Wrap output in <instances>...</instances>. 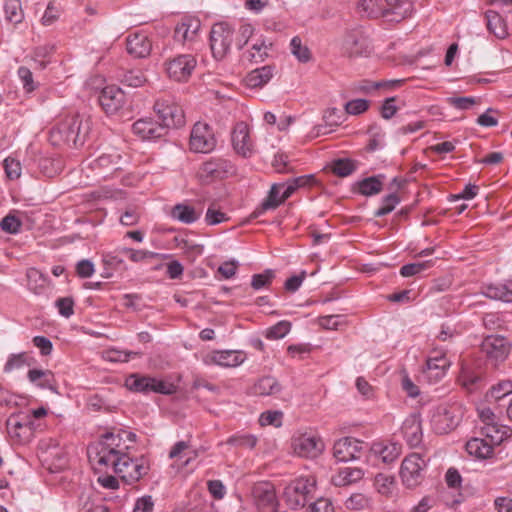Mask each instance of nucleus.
<instances>
[{"instance_id":"obj_48","label":"nucleus","mask_w":512,"mask_h":512,"mask_svg":"<svg viewBox=\"0 0 512 512\" xmlns=\"http://www.w3.org/2000/svg\"><path fill=\"white\" fill-rule=\"evenodd\" d=\"M25 403V398L10 392L7 388L0 386V404L9 406V407H17L21 406Z\"/></svg>"},{"instance_id":"obj_43","label":"nucleus","mask_w":512,"mask_h":512,"mask_svg":"<svg viewBox=\"0 0 512 512\" xmlns=\"http://www.w3.org/2000/svg\"><path fill=\"white\" fill-rule=\"evenodd\" d=\"M121 82L129 87H140L146 82V77L140 69L124 71L121 75Z\"/></svg>"},{"instance_id":"obj_22","label":"nucleus","mask_w":512,"mask_h":512,"mask_svg":"<svg viewBox=\"0 0 512 512\" xmlns=\"http://www.w3.org/2000/svg\"><path fill=\"white\" fill-rule=\"evenodd\" d=\"M126 48L134 58H146L151 53L152 43L147 35L135 32L126 38Z\"/></svg>"},{"instance_id":"obj_3","label":"nucleus","mask_w":512,"mask_h":512,"mask_svg":"<svg viewBox=\"0 0 512 512\" xmlns=\"http://www.w3.org/2000/svg\"><path fill=\"white\" fill-rule=\"evenodd\" d=\"M463 417L462 407L457 403H443L430 411L431 429L439 435L455 430Z\"/></svg>"},{"instance_id":"obj_46","label":"nucleus","mask_w":512,"mask_h":512,"mask_svg":"<svg viewBox=\"0 0 512 512\" xmlns=\"http://www.w3.org/2000/svg\"><path fill=\"white\" fill-rule=\"evenodd\" d=\"M274 278H275V271L272 269H266L263 273L254 274L252 276L251 287L254 290H260L262 288H267L271 285Z\"/></svg>"},{"instance_id":"obj_59","label":"nucleus","mask_w":512,"mask_h":512,"mask_svg":"<svg viewBox=\"0 0 512 512\" xmlns=\"http://www.w3.org/2000/svg\"><path fill=\"white\" fill-rule=\"evenodd\" d=\"M394 477L384 473L375 476V485L381 494H388L394 484Z\"/></svg>"},{"instance_id":"obj_50","label":"nucleus","mask_w":512,"mask_h":512,"mask_svg":"<svg viewBox=\"0 0 512 512\" xmlns=\"http://www.w3.org/2000/svg\"><path fill=\"white\" fill-rule=\"evenodd\" d=\"M399 202V196L395 192L390 193L384 197L382 206L374 212V216L382 217L391 213Z\"/></svg>"},{"instance_id":"obj_63","label":"nucleus","mask_w":512,"mask_h":512,"mask_svg":"<svg viewBox=\"0 0 512 512\" xmlns=\"http://www.w3.org/2000/svg\"><path fill=\"white\" fill-rule=\"evenodd\" d=\"M268 45L263 41L260 44L256 43L252 46V52H250V61L258 63L264 61L268 56L267 53Z\"/></svg>"},{"instance_id":"obj_12","label":"nucleus","mask_w":512,"mask_h":512,"mask_svg":"<svg viewBox=\"0 0 512 512\" xmlns=\"http://www.w3.org/2000/svg\"><path fill=\"white\" fill-rule=\"evenodd\" d=\"M450 366L451 361L446 356V353L442 350L434 349L426 359L423 373L428 381L438 382L443 379Z\"/></svg>"},{"instance_id":"obj_10","label":"nucleus","mask_w":512,"mask_h":512,"mask_svg":"<svg viewBox=\"0 0 512 512\" xmlns=\"http://www.w3.org/2000/svg\"><path fill=\"white\" fill-rule=\"evenodd\" d=\"M341 51L347 57L368 56L371 52L370 42L361 29H351L345 32Z\"/></svg>"},{"instance_id":"obj_29","label":"nucleus","mask_w":512,"mask_h":512,"mask_svg":"<svg viewBox=\"0 0 512 512\" xmlns=\"http://www.w3.org/2000/svg\"><path fill=\"white\" fill-rule=\"evenodd\" d=\"M510 428L508 426L499 425L497 423H487L481 428V433L494 446L500 445L509 437Z\"/></svg>"},{"instance_id":"obj_32","label":"nucleus","mask_w":512,"mask_h":512,"mask_svg":"<svg viewBox=\"0 0 512 512\" xmlns=\"http://www.w3.org/2000/svg\"><path fill=\"white\" fill-rule=\"evenodd\" d=\"M487 19V28L497 38L503 39L508 36L507 25L503 18L496 11L488 10L485 13Z\"/></svg>"},{"instance_id":"obj_42","label":"nucleus","mask_w":512,"mask_h":512,"mask_svg":"<svg viewBox=\"0 0 512 512\" xmlns=\"http://www.w3.org/2000/svg\"><path fill=\"white\" fill-rule=\"evenodd\" d=\"M371 498L362 493H354L345 501V507L349 510L359 511L370 508Z\"/></svg>"},{"instance_id":"obj_30","label":"nucleus","mask_w":512,"mask_h":512,"mask_svg":"<svg viewBox=\"0 0 512 512\" xmlns=\"http://www.w3.org/2000/svg\"><path fill=\"white\" fill-rule=\"evenodd\" d=\"M273 76V67L270 65L263 66L252 70L245 77V83L250 88L262 87L270 81Z\"/></svg>"},{"instance_id":"obj_6","label":"nucleus","mask_w":512,"mask_h":512,"mask_svg":"<svg viewBox=\"0 0 512 512\" xmlns=\"http://www.w3.org/2000/svg\"><path fill=\"white\" fill-rule=\"evenodd\" d=\"M291 447L297 456L314 459L324 451L325 444L320 436L306 432L295 434L291 439Z\"/></svg>"},{"instance_id":"obj_49","label":"nucleus","mask_w":512,"mask_h":512,"mask_svg":"<svg viewBox=\"0 0 512 512\" xmlns=\"http://www.w3.org/2000/svg\"><path fill=\"white\" fill-rule=\"evenodd\" d=\"M292 54L300 61V62H308L311 58V53L307 46H303L301 39L299 37H294L290 43Z\"/></svg>"},{"instance_id":"obj_61","label":"nucleus","mask_w":512,"mask_h":512,"mask_svg":"<svg viewBox=\"0 0 512 512\" xmlns=\"http://www.w3.org/2000/svg\"><path fill=\"white\" fill-rule=\"evenodd\" d=\"M254 28L251 24H242L238 30V37L236 38V45L238 49H242L253 35Z\"/></svg>"},{"instance_id":"obj_45","label":"nucleus","mask_w":512,"mask_h":512,"mask_svg":"<svg viewBox=\"0 0 512 512\" xmlns=\"http://www.w3.org/2000/svg\"><path fill=\"white\" fill-rule=\"evenodd\" d=\"M5 17L12 23H20L23 20L21 4L18 0H8L4 6Z\"/></svg>"},{"instance_id":"obj_40","label":"nucleus","mask_w":512,"mask_h":512,"mask_svg":"<svg viewBox=\"0 0 512 512\" xmlns=\"http://www.w3.org/2000/svg\"><path fill=\"white\" fill-rule=\"evenodd\" d=\"M484 295L488 298L502 300L504 302L512 301V291L509 290L505 284L488 285L484 290Z\"/></svg>"},{"instance_id":"obj_47","label":"nucleus","mask_w":512,"mask_h":512,"mask_svg":"<svg viewBox=\"0 0 512 512\" xmlns=\"http://www.w3.org/2000/svg\"><path fill=\"white\" fill-rule=\"evenodd\" d=\"M434 264L433 260H427L422 262H416V263H409L401 267L400 274L403 277H411L415 276L430 267H432Z\"/></svg>"},{"instance_id":"obj_28","label":"nucleus","mask_w":512,"mask_h":512,"mask_svg":"<svg viewBox=\"0 0 512 512\" xmlns=\"http://www.w3.org/2000/svg\"><path fill=\"white\" fill-rule=\"evenodd\" d=\"M494 445L487 441V439H482L478 437H474L467 441L466 443V451L475 458L478 459H487L493 453Z\"/></svg>"},{"instance_id":"obj_60","label":"nucleus","mask_w":512,"mask_h":512,"mask_svg":"<svg viewBox=\"0 0 512 512\" xmlns=\"http://www.w3.org/2000/svg\"><path fill=\"white\" fill-rule=\"evenodd\" d=\"M43 378V384L55 382L54 374L49 370L30 369L28 371V379L30 382H36Z\"/></svg>"},{"instance_id":"obj_11","label":"nucleus","mask_w":512,"mask_h":512,"mask_svg":"<svg viewBox=\"0 0 512 512\" xmlns=\"http://www.w3.org/2000/svg\"><path fill=\"white\" fill-rule=\"evenodd\" d=\"M314 484L308 479L299 478L292 481L284 489V499L288 506L292 509H298L307 503L308 494L313 489Z\"/></svg>"},{"instance_id":"obj_16","label":"nucleus","mask_w":512,"mask_h":512,"mask_svg":"<svg viewBox=\"0 0 512 512\" xmlns=\"http://www.w3.org/2000/svg\"><path fill=\"white\" fill-rule=\"evenodd\" d=\"M252 494L261 512H277L274 488L270 483L262 482L253 487Z\"/></svg>"},{"instance_id":"obj_44","label":"nucleus","mask_w":512,"mask_h":512,"mask_svg":"<svg viewBox=\"0 0 512 512\" xmlns=\"http://www.w3.org/2000/svg\"><path fill=\"white\" fill-rule=\"evenodd\" d=\"M226 444L244 449H253L257 444V438L252 434H236L229 437Z\"/></svg>"},{"instance_id":"obj_13","label":"nucleus","mask_w":512,"mask_h":512,"mask_svg":"<svg viewBox=\"0 0 512 512\" xmlns=\"http://www.w3.org/2000/svg\"><path fill=\"white\" fill-rule=\"evenodd\" d=\"M189 144L194 152H211L216 147V139L209 125L197 122L192 128Z\"/></svg>"},{"instance_id":"obj_24","label":"nucleus","mask_w":512,"mask_h":512,"mask_svg":"<svg viewBox=\"0 0 512 512\" xmlns=\"http://www.w3.org/2000/svg\"><path fill=\"white\" fill-rule=\"evenodd\" d=\"M370 451L379 457L382 462L389 464L395 461L401 454V445L394 442H374Z\"/></svg>"},{"instance_id":"obj_2","label":"nucleus","mask_w":512,"mask_h":512,"mask_svg":"<svg viewBox=\"0 0 512 512\" xmlns=\"http://www.w3.org/2000/svg\"><path fill=\"white\" fill-rule=\"evenodd\" d=\"M90 131V119L84 115L74 114L65 117L50 130L49 140L53 145L64 143L79 147L85 143Z\"/></svg>"},{"instance_id":"obj_58","label":"nucleus","mask_w":512,"mask_h":512,"mask_svg":"<svg viewBox=\"0 0 512 512\" xmlns=\"http://www.w3.org/2000/svg\"><path fill=\"white\" fill-rule=\"evenodd\" d=\"M447 102L456 109L468 110L479 102L475 97H449Z\"/></svg>"},{"instance_id":"obj_64","label":"nucleus","mask_w":512,"mask_h":512,"mask_svg":"<svg viewBox=\"0 0 512 512\" xmlns=\"http://www.w3.org/2000/svg\"><path fill=\"white\" fill-rule=\"evenodd\" d=\"M154 507V502L152 497L147 495L137 499L133 512H152Z\"/></svg>"},{"instance_id":"obj_17","label":"nucleus","mask_w":512,"mask_h":512,"mask_svg":"<svg viewBox=\"0 0 512 512\" xmlns=\"http://www.w3.org/2000/svg\"><path fill=\"white\" fill-rule=\"evenodd\" d=\"M99 103L107 114H115L123 107L125 94L119 87L106 86L100 93Z\"/></svg>"},{"instance_id":"obj_31","label":"nucleus","mask_w":512,"mask_h":512,"mask_svg":"<svg viewBox=\"0 0 512 512\" xmlns=\"http://www.w3.org/2000/svg\"><path fill=\"white\" fill-rule=\"evenodd\" d=\"M363 476L364 472L362 469L346 467L340 469L338 473L332 477V483L338 487L347 486L360 481Z\"/></svg>"},{"instance_id":"obj_19","label":"nucleus","mask_w":512,"mask_h":512,"mask_svg":"<svg viewBox=\"0 0 512 512\" xmlns=\"http://www.w3.org/2000/svg\"><path fill=\"white\" fill-rule=\"evenodd\" d=\"M482 351L495 362H502L509 354L507 339L502 336H489L482 344Z\"/></svg>"},{"instance_id":"obj_53","label":"nucleus","mask_w":512,"mask_h":512,"mask_svg":"<svg viewBox=\"0 0 512 512\" xmlns=\"http://www.w3.org/2000/svg\"><path fill=\"white\" fill-rule=\"evenodd\" d=\"M291 329V324L288 321H280L274 326L270 327L266 332V338L276 340L283 338Z\"/></svg>"},{"instance_id":"obj_51","label":"nucleus","mask_w":512,"mask_h":512,"mask_svg":"<svg viewBox=\"0 0 512 512\" xmlns=\"http://www.w3.org/2000/svg\"><path fill=\"white\" fill-rule=\"evenodd\" d=\"M119 253L126 255L133 262H142L149 258L159 257L158 253L146 250H135L132 248H122Z\"/></svg>"},{"instance_id":"obj_1","label":"nucleus","mask_w":512,"mask_h":512,"mask_svg":"<svg viewBox=\"0 0 512 512\" xmlns=\"http://www.w3.org/2000/svg\"><path fill=\"white\" fill-rule=\"evenodd\" d=\"M124 437L134 442L136 435L123 430L105 433L87 447V456L96 472L102 473L111 468L123 481L131 484L145 475L148 467L127 455L129 447L124 443Z\"/></svg>"},{"instance_id":"obj_41","label":"nucleus","mask_w":512,"mask_h":512,"mask_svg":"<svg viewBox=\"0 0 512 512\" xmlns=\"http://www.w3.org/2000/svg\"><path fill=\"white\" fill-rule=\"evenodd\" d=\"M357 168V163L348 158H339L333 161L331 170L339 177H347Z\"/></svg>"},{"instance_id":"obj_57","label":"nucleus","mask_w":512,"mask_h":512,"mask_svg":"<svg viewBox=\"0 0 512 512\" xmlns=\"http://www.w3.org/2000/svg\"><path fill=\"white\" fill-rule=\"evenodd\" d=\"M370 102L366 99H355L348 101L344 108L347 114L359 115L369 108Z\"/></svg>"},{"instance_id":"obj_20","label":"nucleus","mask_w":512,"mask_h":512,"mask_svg":"<svg viewBox=\"0 0 512 512\" xmlns=\"http://www.w3.org/2000/svg\"><path fill=\"white\" fill-rule=\"evenodd\" d=\"M231 140L233 148L238 154L243 157H248L252 154V142L249 137V128L246 123L238 122L234 126Z\"/></svg>"},{"instance_id":"obj_18","label":"nucleus","mask_w":512,"mask_h":512,"mask_svg":"<svg viewBox=\"0 0 512 512\" xmlns=\"http://www.w3.org/2000/svg\"><path fill=\"white\" fill-rule=\"evenodd\" d=\"M32 420L30 416L11 415L6 421L9 436L18 442L26 441L31 435Z\"/></svg>"},{"instance_id":"obj_36","label":"nucleus","mask_w":512,"mask_h":512,"mask_svg":"<svg viewBox=\"0 0 512 512\" xmlns=\"http://www.w3.org/2000/svg\"><path fill=\"white\" fill-rule=\"evenodd\" d=\"M171 216L182 223L191 224L199 219L200 214L193 207L180 203L172 208Z\"/></svg>"},{"instance_id":"obj_39","label":"nucleus","mask_w":512,"mask_h":512,"mask_svg":"<svg viewBox=\"0 0 512 512\" xmlns=\"http://www.w3.org/2000/svg\"><path fill=\"white\" fill-rule=\"evenodd\" d=\"M132 393H140L145 396L150 393L173 395L178 393L179 386H126Z\"/></svg>"},{"instance_id":"obj_26","label":"nucleus","mask_w":512,"mask_h":512,"mask_svg":"<svg viewBox=\"0 0 512 512\" xmlns=\"http://www.w3.org/2000/svg\"><path fill=\"white\" fill-rule=\"evenodd\" d=\"M284 188V184H273L268 196L264 201L251 213L250 219H256L261 216L267 210L276 209L281 203H283L282 195L280 196L281 189Z\"/></svg>"},{"instance_id":"obj_33","label":"nucleus","mask_w":512,"mask_h":512,"mask_svg":"<svg viewBox=\"0 0 512 512\" xmlns=\"http://www.w3.org/2000/svg\"><path fill=\"white\" fill-rule=\"evenodd\" d=\"M384 178L385 176L382 174L364 178L356 183L358 192L364 196H373L380 193L383 189L382 180Z\"/></svg>"},{"instance_id":"obj_5","label":"nucleus","mask_w":512,"mask_h":512,"mask_svg":"<svg viewBox=\"0 0 512 512\" xmlns=\"http://www.w3.org/2000/svg\"><path fill=\"white\" fill-rule=\"evenodd\" d=\"M363 6L375 15H394L392 20L395 21L404 19L410 11V4L403 0H363Z\"/></svg>"},{"instance_id":"obj_62","label":"nucleus","mask_w":512,"mask_h":512,"mask_svg":"<svg viewBox=\"0 0 512 512\" xmlns=\"http://www.w3.org/2000/svg\"><path fill=\"white\" fill-rule=\"evenodd\" d=\"M55 305L59 313L66 318H69L74 313V300L72 297L59 298Z\"/></svg>"},{"instance_id":"obj_27","label":"nucleus","mask_w":512,"mask_h":512,"mask_svg":"<svg viewBox=\"0 0 512 512\" xmlns=\"http://www.w3.org/2000/svg\"><path fill=\"white\" fill-rule=\"evenodd\" d=\"M201 23L198 19H186L179 23L174 31V38L176 41L186 42L194 40L197 35Z\"/></svg>"},{"instance_id":"obj_8","label":"nucleus","mask_w":512,"mask_h":512,"mask_svg":"<svg viewBox=\"0 0 512 512\" xmlns=\"http://www.w3.org/2000/svg\"><path fill=\"white\" fill-rule=\"evenodd\" d=\"M426 461L420 454L412 453L404 458L401 464L400 476L407 488L418 486L424 479L423 471Z\"/></svg>"},{"instance_id":"obj_21","label":"nucleus","mask_w":512,"mask_h":512,"mask_svg":"<svg viewBox=\"0 0 512 512\" xmlns=\"http://www.w3.org/2000/svg\"><path fill=\"white\" fill-rule=\"evenodd\" d=\"M402 433L410 447H418L423 438L421 418L417 413L409 415L403 422Z\"/></svg>"},{"instance_id":"obj_55","label":"nucleus","mask_w":512,"mask_h":512,"mask_svg":"<svg viewBox=\"0 0 512 512\" xmlns=\"http://www.w3.org/2000/svg\"><path fill=\"white\" fill-rule=\"evenodd\" d=\"M0 227L4 232L17 234L21 230L22 222L14 215L8 214L1 220Z\"/></svg>"},{"instance_id":"obj_7","label":"nucleus","mask_w":512,"mask_h":512,"mask_svg":"<svg viewBox=\"0 0 512 512\" xmlns=\"http://www.w3.org/2000/svg\"><path fill=\"white\" fill-rule=\"evenodd\" d=\"M154 110L158 115L159 123L165 126L167 134L169 128H179L185 124V116L183 109L169 99H158L154 104Z\"/></svg>"},{"instance_id":"obj_38","label":"nucleus","mask_w":512,"mask_h":512,"mask_svg":"<svg viewBox=\"0 0 512 512\" xmlns=\"http://www.w3.org/2000/svg\"><path fill=\"white\" fill-rule=\"evenodd\" d=\"M27 286L34 294L39 295L43 292L46 284V278L36 268H29L26 273Z\"/></svg>"},{"instance_id":"obj_56","label":"nucleus","mask_w":512,"mask_h":512,"mask_svg":"<svg viewBox=\"0 0 512 512\" xmlns=\"http://www.w3.org/2000/svg\"><path fill=\"white\" fill-rule=\"evenodd\" d=\"M283 414L280 411H267L260 415L259 422L261 426L272 425L280 427L282 425Z\"/></svg>"},{"instance_id":"obj_34","label":"nucleus","mask_w":512,"mask_h":512,"mask_svg":"<svg viewBox=\"0 0 512 512\" xmlns=\"http://www.w3.org/2000/svg\"><path fill=\"white\" fill-rule=\"evenodd\" d=\"M31 360L32 358L25 352L11 354L4 365L3 371L7 374L23 371L31 366Z\"/></svg>"},{"instance_id":"obj_52","label":"nucleus","mask_w":512,"mask_h":512,"mask_svg":"<svg viewBox=\"0 0 512 512\" xmlns=\"http://www.w3.org/2000/svg\"><path fill=\"white\" fill-rule=\"evenodd\" d=\"M131 356H139V353L117 349H109L103 352V358L110 362H127Z\"/></svg>"},{"instance_id":"obj_23","label":"nucleus","mask_w":512,"mask_h":512,"mask_svg":"<svg viewBox=\"0 0 512 512\" xmlns=\"http://www.w3.org/2000/svg\"><path fill=\"white\" fill-rule=\"evenodd\" d=\"M133 132L144 140H154L166 135L165 126L151 119H139L132 125Z\"/></svg>"},{"instance_id":"obj_25","label":"nucleus","mask_w":512,"mask_h":512,"mask_svg":"<svg viewBox=\"0 0 512 512\" xmlns=\"http://www.w3.org/2000/svg\"><path fill=\"white\" fill-rule=\"evenodd\" d=\"M210 361L223 367H236L244 362L246 354L238 350L214 351L211 353Z\"/></svg>"},{"instance_id":"obj_14","label":"nucleus","mask_w":512,"mask_h":512,"mask_svg":"<svg viewBox=\"0 0 512 512\" xmlns=\"http://www.w3.org/2000/svg\"><path fill=\"white\" fill-rule=\"evenodd\" d=\"M364 443L353 437H343L333 445V456L338 462L360 459L364 452Z\"/></svg>"},{"instance_id":"obj_9","label":"nucleus","mask_w":512,"mask_h":512,"mask_svg":"<svg viewBox=\"0 0 512 512\" xmlns=\"http://www.w3.org/2000/svg\"><path fill=\"white\" fill-rule=\"evenodd\" d=\"M235 173L232 163L224 158H211L204 162L198 171L199 179L209 184L216 180L227 178Z\"/></svg>"},{"instance_id":"obj_54","label":"nucleus","mask_w":512,"mask_h":512,"mask_svg":"<svg viewBox=\"0 0 512 512\" xmlns=\"http://www.w3.org/2000/svg\"><path fill=\"white\" fill-rule=\"evenodd\" d=\"M4 170L10 180L18 179L21 176V164L13 157H7L3 161Z\"/></svg>"},{"instance_id":"obj_15","label":"nucleus","mask_w":512,"mask_h":512,"mask_svg":"<svg viewBox=\"0 0 512 512\" xmlns=\"http://www.w3.org/2000/svg\"><path fill=\"white\" fill-rule=\"evenodd\" d=\"M196 59L191 54H182L166 63V71L176 81L187 80L196 67Z\"/></svg>"},{"instance_id":"obj_35","label":"nucleus","mask_w":512,"mask_h":512,"mask_svg":"<svg viewBox=\"0 0 512 512\" xmlns=\"http://www.w3.org/2000/svg\"><path fill=\"white\" fill-rule=\"evenodd\" d=\"M121 162L122 156L119 153H105L94 160L93 167L114 172L121 169Z\"/></svg>"},{"instance_id":"obj_37","label":"nucleus","mask_w":512,"mask_h":512,"mask_svg":"<svg viewBox=\"0 0 512 512\" xmlns=\"http://www.w3.org/2000/svg\"><path fill=\"white\" fill-rule=\"evenodd\" d=\"M119 250L116 253H108L103 256V264L105 266L102 276L110 278L113 275V271L125 269L124 260L121 257Z\"/></svg>"},{"instance_id":"obj_4","label":"nucleus","mask_w":512,"mask_h":512,"mask_svg":"<svg viewBox=\"0 0 512 512\" xmlns=\"http://www.w3.org/2000/svg\"><path fill=\"white\" fill-rule=\"evenodd\" d=\"M234 29L226 22L215 23L210 31V48L216 60L223 59L233 42Z\"/></svg>"}]
</instances>
